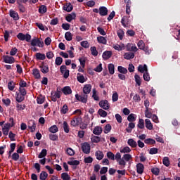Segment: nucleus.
Listing matches in <instances>:
<instances>
[{
	"instance_id": "obj_1",
	"label": "nucleus",
	"mask_w": 180,
	"mask_h": 180,
	"mask_svg": "<svg viewBox=\"0 0 180 180\" xmlns=\"http://www.w3.org/2000/svg\"><path fill=\"white\" fill-rule=\"evenodd\" d=\"M51 98L52 102H57V98L60 99L61 98V89L58 87L55 93L51 92Z\"/></svg>"
},
{
	"instance_id": "obj_2",
	"label": "nucleus",
	"mask_w": 180,
	"mask_h": 180,
	"mask_svg": "<svg viewBox=\"0 0 180 180\" xmlns=\"http://www.w3.org/2000/svg\"><path fill=\"white\" fill-rule=\"evenodd\" d=\"M17 38L18 39V40H20L21 41H25V40H26L29 43V41H30L32 39V36H30V34H25L22 32H20L17 35Z\"/></svg>"
},
{
	"instance_id": "obj_3",
	"label": "nucleus",
	"mask_w": 180,
	"mask_h": 180,
	"mask_svg": "<svg viewBox=\"0 0 180 180\" xmlns=\"http://www.w3.org/2000/svg\"><path fill=\"white\" fill-rule=\"evenodd\" d=\"M75 98L79 102H82V103H86L88 102V95L86 94H82L79 95L78 94H75Z\"/></svg>"
},
{
	"instance_id": "obj_4",
	"label": "nucleus",
	"mask_w": 180,
	"mask_h": 180,
	"mask_svg": "<svg viewBox=\"0 0 180 180\" xmlns=\"http://www.w3.org/2000/svg\"><path fill=\"white\" fill-rule=\"evenodd\" d=\"M100 108L104 109V110H109L110 108V104H109V101L108 100H102L98 103Z\"/></svg>"
},
{
	"instance_id": "obj_5",
	"label": "nucleus",
	"mask_w": 180,
	"mask_h": 180,
	"mask_svg": "<svg viewBox=\"0 0 180 180\" xmlns=\"http://www.w3.org/2000/svg\"><path fill=\"white\" fill-rule=\"evenodd\" d=\"M31 46H33V47H36V46L38 47H44V42L40 41L39 38H34L31 41Z\"/></svg>"
},
{
	"instance_id": "obj_6",
	"label": "nucleus",
	"mask_w": 180,
	"mask_h": 180,
	"mask_svg": "<svg viewBox=\"0 0 180 180\" xmlns=\"http://www.w3.org/2000/svg\"><path fill=\"white\" fill-rule=\"evenodd\" d=\"M82 150L84 154H89L91 153V145L88 142H84L81 144Z\"/></svg>"
},
{
	"instance_id": "obj_7",
	"label": "nucleus",
	"mask_w": 180,
	"mask_h": 180,
	"mask_svg": "<svg viewBox=\"0 0 180 180\" xmlns=\"http://www.w3.org/2000/svg\"><path fill=\"white\" fill-rule=\"evenodd\" d=\"M3 63H6V64H13V63H15V58L8 55L4 56Z\"/></svg>"
},
{
	"instance_id": "obj_8",
	"label": "nucleus",
	"mask_w": 180,
	"mask_h": 180,
	"mask_svg": "<svg viewBox=\"0 0 180 180\" xmlns=\"http://www.w3.org/2000/svg\"><path fill=\"white\" fill-rule=\"evenodd\" d=\"M115 159L117 162H119L120 165H123L124 167V165H126V162L124 161V160H123V158H122V155H120V153L117 152L116 153Z\"/></svg>"
},
{
	"instance_id": "obj_9",
	"label": "nucleus",
	"mask_w": 180,
	"mask_h": 180,
	"mask_svg": "<svg viewBox=\"0 0 180 180\" xmlns=\"http://www.w3.org/2000/svg\"><path fill=\"white\" fill-rule=\"evenodd\" d=\"M92 89V85L91 84H85L83 87V93L84 95H89L91 94V91Z\"/></svg>"
},
{
	"instance_id": "obj_10",
	"label": "nucleus",
	"mask_w": 180,
	"mask_h": 180,
	"mask_svg": "<svg viewBox=\"0 0 180 180\" xmlns=\"http://www.w3.org/2000/svg\"><path fill=\"white\" fill-rule=\"evenodd\" d=\"M15 100L18 103H20L25 101V95L21 94L20 93L16 92L15 93Z\"/></svg>"
},
{
	"instance_id": "obj_11",
	"label": "nucleus",
	"mask_w": 180,
	"mask_h": 180,
	"mask_svg": "<svg viewBox=\"0 0 180 180\" xmlns=\"http://www.w3.org/2000/svg\"><path fill=\"white\" fill-rule=\"evenodd\" d=\"M36 122L34 120H30L28 122V129L31 131V133H33L36 130Z\"/></svg>"
},
{
	"instance_id": "obj_12",
	"label": "nucleus",
	"mask_w": 180,
	"mask_h": 180,
	"mask_svg": "<svg viewBox=\"0 0 180 180\" xmlns=\"http://www.w3.org/2000/svg\"><path fill=\"white\" fill-rule=\"evenodd\" d=\"M79 120H81V118L79 117H75L70 122V126L72 127H77V126H79Z\"/></svg>"
},
{
	"instance_id": "obj_13",
	"label": "nucleus",
	"mask_w": 180,
	"mask_h": 180,
	"mask_svg": "<svg viewBox=\"0 0 180 180\" xmlns=\"http://www.w3.org/2000/svg\"><path fill=\"white\" fill-rule=\"evenodd\" d=\"M127 51H134L136 53L137 50V46H134L133 44H127L126 46Z\"/></svg>"
},
{
	"instance_id": "obj_14",
	"label": "nucleus",
	"mask_w": 180,
	"mask_h": 180,
	"mask_svg": "<svg viewBox=\"0 0 180 180\" xmlns=\"http://www.w3.org/2000/svg\"><path fill=\"white\" fill-rule=\"evenodd\" d=\"M9 15L11 18L13 19V20H19V14L18 13V12L11 9L9 11Z\"/></svg>"
},
{
	"instance_id": "obj_15",
	"label": "nucleus",
	"mask_w": 180,
	"mask_h": 180,
	"mask_svg": "<svg viewBox=\"0 0 180 180\" xmlns=\"http://www.w3.org/2000/svg\"><path fill=\"white\" fill-rule=\"evenodd\" d=\"M61 91L63 94H64V95H71L72 94V90L71 89V87H70V86H66L63 87Z\"/></svg>"
},
{
	"instance_id": "obj_16",
	"label": "nucleus",
	"mask_w": 180,
	"mask_h": 180,
	"mask_svg": "<svg viewBox=\"0 0 180 180\" xmlns=\"http://www.w3.org/2000/svg\"><path fill=\"white\" fill-rule=\"evenodd\" d=\"M72 9H74V6H72L71 3H66L63 6V11H65L66 12H71Z\"/></svg>"
},
{
	"instance_id": "obj_17",
	"label": "nucleus",
	"mask_w": 180,
	"mask_h": 180,
	"mask_svg": "<svg viewBox=\"0 0 180 180\" xmlns=\"http://www.w3.org/2000/svg\"><path fill=\"white\" fill-rule=\"evenodd\" d=\"M136 172L139 174H141L143 172H144V165H143V163H138L136 165Z\"/></svg>"
},
{
	"instance_id": "obj_18",
	"label": "nucleus",
	"mask_w": 180,
	"mask_h": 180,
	"mask_svg": "<svg viewBox=\"0 0 180 180\" xmlns=\"http://www.w3.org/2000/svg\"><path fill=\"white\" fill-rule=\"evenodd\" d=\"M138 71L141 72V74H144V72H148V69L147 68V65H139L138 67Z\"/></svg>"
},
{
	"instance_id": "obj_19",
	"label": "nucleus",
	"mask_w": 180,
	"mask_h": 180,
	"mask_svg": "<svg viewBox=\"0 0 180 180\" xmlns=\"http://www.w3.org/2000/svg\"><path fill=\"white\" fill-rule=\"evenodd\" d=\"M99 15L101 16H106V15H108V8L105 6H101L99 8Z\"/></svg>"
},
{
	"instance_id": "obj_20",
	"label": "nucleus",
	"mask_w": 180,
	"mask_h": 180,
	"mask_svg": "<svg viewBox=\"0 0 180 180\" xmlns=\"http://www.w3.org/2000/svg\"><path fill=\"white\" fill-rule=\"evenodd\" d=\"M102 131H103L102 127L97 126L94 128L93 133L96 136H101V134H102Z\"/></svg>"
},
{
	"instance_id": "obj_21",
	"label": "nucleus",
	"mask_w": 180,
	"mask_h": 180,
	"mask_svg": "<svg viewBox=\"0 0 180 180\" xmlns=\"http://www.w3.org/2000/svg\"><path fill=\"white\" fill-rule=\"evenodd\" d=\"M145 125L148 130H153V129H154L153 123H151V121L148 119L145 120Z\"/></svg>"
},
{
	"instance_id": "obj_22",
	"label": "nucleus",
	"mask_w": 180,
	"mask_h": 180,
	"mask_svg": "<svg viewBox=\"0 0 180 180\" xmlns=\"http://www.w3.org/2000/svg\"><path fill=\"white\" fill-rule=\"evenodd\" d=\"M124 58L125 60H133L134 58V53L133 52H127L124 54Z\"/></svg>"
},
{
	"instance_id": "obj_23",
	"label": "nucleus",
	"mask_w": 180,
	"mask_h": 180,
	"mask_svg": "<svg viewBox=\"0 0 180 180\" xmlns=\"http://www.w3.org/2000/svg\"><path fill=\"white\" fill-rule=\"evenodd\" d=\"M95 156L96 160H98V161H101V160L103 159V157H105V155H103V152L101 151V150H97L95 153Z\"/></svg>"
},
{
	"instance_id": "obj_24",
	"label": "nucleus",
	"mask_w": 180,
	"mask_h": 180,
	"mask_svg": "<svg viewBox=\"0 0 180 180\" xmlns=\"http://www.w3.org/2000/svg\"><path fill=\"white\" fill-rule=\"evenodd\" d=\"M102 57L103 60H109L112 57V51H106L103 52Z\"/></svg>"
},
{
	"instance_id": "obj_25",
	"label": "nucleus",
	"mask_w": 180,
	"mask_h": 180,
	"mask_svg": "<svg viewBox=\"0 0 180 180\" xmlns=\"http://www.w3.org/2000/svg\"><path fill=\"white\" fill-rule=\"evenodd\" d=\"M127 144L132 148H136V147H137V142H136L133 139H128Z\"/></svg>"
},
{
	"instance_id": "obj_26",
	"label": "nucleus",
	"mask_w": 180,
	"mask_h": 180,
	"mask_svg": "<svg viewBox=\"0 0 180 180\" xmlns=\"http://www.w3.org/2000/svg\"><path fill=\"white\" fill-rule=\"evenodd\" d=\"M32 75H34L36 79H40L41 77V76H40V70H39V69H34L32 70Z\"/></svg>"
},
{
	"instance_id": "obj_27",
	"label": "nucleus",
	"mask_w": 180,
	"mask_h": 180,
	"mask_svg": "<svg viewBox=\"0 0 180 180\" xmlns=\"http://www.w3.org/2000/svg\"><path fill=\"white\" fill-rule=\"evenodd\" d=\"M75 18H77V15L75 14V13H72L68 15V16H66L65 19H66L67 22H71L72 20H74V19H75Z\"/></svg>"
},
{
	"instance_id": "obj_28",
	"label": "nucleus",
	"mask_w": 180,
	"mask_h": 180,
	"mask_svg": "<svg viewBox=\"0 0 180 180\" xmlns=\"http://www.w3.org/2000/svg\"><path fill=\"white\" fill-rule=\"evenodd\" d=\"M130 8H131V1L128 0L127 1V4H126V13H127V15H130V12H131V11L130 10Z\"/></svg>"
},
{
	"instance_id": "obj_29",
	"label": "nucleus",
	"mask_w": 180,
	"mask_h": 180,
	"mask_svg": "<svg viewBox=\"0 0 180 180\" xmlns=\"http://www.w3.org/2000/svg\"><path fill=\"white\" fill-rule=\"evenodd\" d=\"M136 119H137V116L134 113L129 114L127 117L128 122H136Z\"/></svg>"
},
{
	"instance_id": "obj_30",
	"label": "nucleus",
	"mask_w": 180,
	"mask_h": 180,
	"mask_svg": "<svg viewBox=\"0 0 180 180\" xmlns=\"http://www.w3.org/2000/svg\"><path fill=\"white\" fill-rule=\"evenodd\" d=\"M77 79L78 82H79L80 84H84V82H85V81H86L85 79V77H84L82 75H81V73H77Z\"/></svg>"
},
{
	"instance_id": "obj_31",
	"label": "nucleus",
	"mask_w": 180,
	"mask_h": 180,
	"mask_svg": "<svg viewBox=\"0 0 180 180\" xmlns=\"http://www.w3.org/2000/svg\"><path fill=\"white\" fill-rule=\"evenodd\" d=\"M41 68V72L42 74H47V72H49V65H42L40 66Z\"/></svg>"
},
{
	"instance_id": "obj_32",
	"label": "nucleus",
	"mask_w": 180,
	"mask_h": 180,
	"mask_svg": "<svg viewBox=\"0 0 180 180\" xmlns=\"http://www.w3.org/2000/svg\"><path fill=\"white\" fill-rule=\"evenodd\" d=\"M108 71H109V74H110V75H113V74H115V65L112 63H110L108 64Z\"/></svg>"
},
{
	"instance_id": "obj_33",
	"label": "nucleus",
	"mask_w": 180,
	"mask_h": 180,
	"mask_svg": "<svg viewBox=\"0 0 180 180\" xmlns=\"http://www.w3.org/2000/svg\"><path fill=\"white\" fill-rule=\"evenodd\" d=\"M113 49L115 50H117V51H122V50H124V44L119 45L118 44H116L115 45H113Z\"/></svg>"
},
{
	"instance_id": "obj_34",
	"label": "nucleus",
	"mask_w": 180,
	"mask_h": 180,
	"mask_svg": "<svg viewBox=\"0 0 180 180\" xmlns=\"http://www.w3.org/2000/svg\"><path fill=\"white\" fill-rule=\"evenodd\" d=\"M37 60H46V55L41 53H37L35 55Z\"/></svg>"
},
{
	"instance_id": "obj_35",
	"label": "nucleus",
	"mask_w": 180,
	"mask_h": 180,
	"mask_svg": "<svg viewBox=\"0 0 180 180\" xmlns=\"http://www.w3.org/2000/svg\"><path fill=\"white\" fill-rule=\"evenodd\" d=\"M145 144H148L149 146H153V144H155V140L148 138L144 140Z\"/></svg>"
},
{
	"instance_id": "obj_36",
	"label": "nucleus",
	"mask_w": 180,
	"mask_h": 180,
	"mask_svg": "<svg viewBox=\"0 0 180 180\" xmlns=\"http://www.w3.org/2000/svg\"><path fill=\"white\" fill-rule=\"evenodd\" d=\"M48 176H49V174H47L44 171H42L39 175V179L40 180H46V179H47Z\"/></svg>"
},
{
	"instance_id": "obj_37",
	"label": "nucleus",
	"mask_w": 180,
	"mask_h": 180,
	"mask_svg": "<svg viewBox=\"0 0 180 180\" xmlns=\"http://www.w3.org/2000/svg\"><path fill=\"white\" fill-rule=\"evenodd\" d=\"M65 39L67 41H71V40H72V34H71L70 32H65Z\"/></svg>"
},
{
	"instance_id": "obj_38",
	"label": "nucleus",
	"mask_w": 180,
	"mask_h": 180,
	"mask_svg": "<svg viewBox=\"0 0 180 180\" xmlns=\"http://www.w3.org/2000/svg\"><path fill=\"white\" fill-rule=\"evenodd\" d=\"M63 124V128L65 133H70V126H68V123L67 122V121H64Z\"/></svg>"
},
{
	"instance_id": "obj_39",
	"label": "nucleus",
	"mask_w": 180,
	"mask_h": 180,
	"mask_svg": "<svg viewBox=\"0 0 180 180\" xmlns=\"http://www.w3.org/2000/svg\"><path fill=\"white\" fill-rule=\"evenodd\" d=\"M49 131L50 133H53V134H54L58 131V127H57V125H52L49 128Z\"/></svg>"
},
{
	"instance_id": "obj_40",
	"label": "nucleus",
	"mask_w": 180,
	"mask_h": 180,
	"mask_svg": "<svg viewBox=\"0 0 180 180\" xmlns=\"http://www.w3.org/2000/svg\"><path fill=\"white\" fill-rule=\"evenodd\" d=\"M117 70L120 74H127L128 72L127 69L123 66H118Z\"/></svg>"
},
{
	"instance_id": "obj_41",
	"label": "nucleus",
	"mask_w": 180,
	"mask_h": 180,
	"mask_svg": "<svg viewBox=\"0 0 180 180\" xmlns=\"http://www.w3.org/2000/svg\"><path fill=\"white\" fill-rule=\"evenodd\" d=\"M97 41L98 43H101V44H106L107 43L106 38H105V37L103 36L98 37Z\"/></svg>"
},
{
	"instance_id": "obj_42",
	"label": "nucleus",
	"mask_w": 180,
	"mask_h": 180,
	"mask_svg": "<svg viewBox=\"0 0 180 180\" xmlns=\"http://www.w3.org/2000/svg\"><path fill=\"white\" fill-rule=\"evenodd\" d=\"M98 115H99L101 117H106V116H108V112L103 109H99L98 110Z\"/></svg>"
},
{
	"instance_id": "obj_43",
	"label": "nucleus",
	"mask_w": 180,
	"mask_h": 180,
	"mask_svg": "<svg viewBox=\"0 0 180 180\" xmlns=\"http://www.w3.org/2000/svg\"><path fill=\"white\" fill-rule=\"evenodd\" d=\"M117 34L120 40H123V37H124V31H123V30H119L117 31Z\"/></svg>"
},
{
	"instance_id": "obj_44",
	"label": "nucleus",
	"mask_w": 180,
	"mask_h": 180,
	"mask_svg": "<svg viewBox=\"0 0 180 180\" xmlns=\"http://www.w3.org/2000/svg\"><path fill=\"white\" fill-rule=\"evenodd\" d=\"M112 130V126L110 124H107L104 127V133L105 134H108V133H110V131Z\"/></svg>"
},
{
	"instance_id": "obj_45",
	"label": "nucleus",
	"mask_w": 180,
	"mask_h": 180,
	"mask_svg": "<svg viewBox=\"0 0 180 180\" xmlns=\"http://www.w3.org/2000/svg\"><path fill=\"white\" fill-rule=\"evenodd\" d=\"M150 110H151V108L145 110V117L148 119H151V117H153V113H151Z\"/></svg>"
},
{
	"instance_id": "obj_46",
	"label": "nucleus",
	"mask_w": 180,
	"mask_h": 180,
	"mask_svg": "<svg viewBox=\"0 0 180 180\" xmlns=\"http://www.w3.org/2000/svg\"><path fill=\"white\" fill-rule=\"evenodd\" d=\"M38 11L39 13H46V12H47V6L41 5V6H39Z\"/></svg>"
},
{
	"instance_id": "obj_47",
	"label": "nucleus",
	"mask_w": 180,
	"mask_h": 180,
	"mask_svg": "<svg viewBox=\"0 0 180 180\" xmlns=\"http://www.w3.org/2000/svg\"><path fill=\"white\" fill-rule=\"evenodd\" d=\"M137 127L141 129H144V120L139 118Z\"/></svg>"
},
{
	"instance_id": "obj_48",
	"label": "nucleus",
	"mask_w": 180,
	"mask_h": 180,
	"mask_svg": "<svg viewBox=\"0 0 180 180\" xmlns=\"http://www.w3.org/2000/svg\"><path fill=\"white\" fill-rule=\"evenodd\" d=\"M46 155H47V150L42 149L38 155V158H44V157H46Z\"/></svg>"
},
{
	"instance_id": "obj_49",
	"label": "nucleus",
	"mask_w": 180,
	"mask_h": 180,
	"mask_svg": "<svg viewBox=\"0 0 180 180\" xmlns=\"http://www.w3.org/2000/svg\"><path fill=\"white\" fill-rule=\"evenodd\" d=\"M152 174H153V175H155L156 176L160 175V168L158 167H153L150 169Z\"/></svg>"
},
{
	"instance_id": "obj_50",
	"label": "nucleus",
	"mask_w": 180,
	"mask_h": 180,
	"mask_svg": "<svg viewBox=\"0 0 180 180\" xmlns=\"http://www.w3.org/2000/svg\"><path fill=\"white\" fill-rule=\"evenodd\" d=\"M134 78L136 84L138 85V86H140V85H141V78H140L139 75H135Z\"/></svg>"
},
{
	"instance_id": "obj_51",
	"label": "nucleus",
	"mask_w": 180,
	"mask_h": 180,
	"mask_svg": "<svg viewBox=\"0 0 180 180\" xmlns=\"http://www.w3.org/2000/svg\"><path fill=\"white\" fill-rule=\"evenodd\" d=\"M61 179L63 180H71V176L68 175V173L64 172L61 174Z\"/></svg>"
},
{
	"instance_id": "obj_52",
	"label": "nucleus",
	"mask_w": 180,
	"mask_h": 180,
	"mask_svg": "<svg viewBox=\"0 0 180 180\" xmlns=\"http://www.w3.org/2000/svg\"><path fill=\"white\" fill-rule=\"evenodd\" d=\"M68 112V105L67 104L63 105L62 109L60 110V113L62 115H65Z\"/></svg>"
},
{
	"instance_id": "obj_53",
	"label": "nucleus",
	"mask_w": 180,
	"mask_h": 180,
	"mask_svg": "<svg viewBox=\"0 0 180 180\" xmlns=\"http://www.w3.org/2000/svg\"><path fill=\"white\" fill-rule=\"evenodd\" d=\"M16 109H17L18 112H19L20 110H25V109H26V105H25V104L22 105V104L17 103Z\"/></svg>"
},
{
	"instance_id": "obj_54",
	"label": "nucleus",
	"mask_w": 180,
	"mask_h": 180,
	"mask_svg": "<svg viewBox=\"0 0 180 180\" xmlns=\"http://www.w3.org/2000/svg\"><path fill=\"white\" fill-rule=\"evenodd\" d=\"M90 51H91V54L94 57H96V56H98V50H96V46H91L90 48Z\"/></svg>"
},
{
	"instance_id": "obj_55",
	"label": "nucleus",
	"mask_w": 180,
	"mask_h": 180,
	"mask_svg": "<svg viewBox=\"0 0 180 180\" xmlns=\"http://www.w3.org/2000/svg\"><path fill=\"white\" fill-rule=\"evenodd\" d=\"M15 85L16 84H15V82H13V81H10L8 84V88L9 91H13V89H15Z\"/></svg>"
},
{
	"instance_id": "obj_56",
	"label": "nucleus",
	"mask_w": 180,
	"mask_h": 180,
	"mask_svg": "<svg viewBox=\"0 0 180 180\" xmlns=\"http://www.w3.org/2000/svg\"><path fill=\"white\" fill-rule=\"evenodd\" d=\"M89 123V121H84V122H82L80 124V129L82 130H85V129H86L88 127Z\"/></svg>"
},
{
	"instance_id": "obj_57",
	"label": "nucleus",
	"mask_w": 180,
	"mask_h": 180,
	"mask_svg": "<svg viewBox=\"0 0 180 180\" xmlns=\"http://www.w3.org/2000/svg\"><path fill=\"white\" fill-rule=\"evenodd\" d=\"M49 139L51 140V141H57L58 140V136L57 134H49Z\"/></svg>"
},
{
	"instance_id": "obj_58",
	"label": "nucleus",
	"mask_w": 180,
	"mask_h": 180,
	"mask_svg": "<svg viewBox=\"0 0 180 180\" xmlns=\"http://www.w3.org/2000/svg\"><path fill=\"white\" fill-rule=\"evenodd\" d=\"M107 158L111 161H115V154L111 151L107 153Z\"/></svg>"
},
{
	"instance_id": "obj_59",
	"label": "nucleus",
	"mask_w": 180,
	"mask_h": 180,
	"mask_svg": "<svg viewBox=\"0 0 180 180\" xmlns=\"http://www.w3.org/2000/svg\"><path fill=\"white\" fill-rule=\"evenodd\" d=\"M55 64L56 65H61V64H63V58L58 56L56 57V60H55Z\"/></svg>"
},
{
	"instance_id": "obj_60",
	"label": "nucleus",
	"mask_w": 180,
	"mask_h": 180,
	"mask_svg": "<svg viewBox=\"0 0 180 180\" xmlns=\"http://www.w3.org/2000/svg\"><path fill=\"white\" fill-rule=\"evenodd\" d=\"M162 163L165 167H169V158L165 157L162 160Z\"/></svg>"
},
{
	"instance_id": "obj_61",
	"label": "nucleus",
	"mask_w": 180,
	"mask_h": 180,
	"mask_svg": "<svg viewBox=\"0 0 180 180\" xmlns=\"http://www.w3.org/2000/svg\"><path fill=\"white\" fill-rule=\"evenodd\" d=\"M131 151V149H130L129 146H126L122 149H120V153H122L123 154H126V153H130Z\"/></svg>"
},
{
	"instance_id": "obj_62",
	"label": "nucleus",
	"mask_w": 180,
	"mask_h": 180,
	"mask_svg": "<svg viewBox=\"0 0 180 180\" xmlns=\"http://www.w3.org/2000/svg\"><path fill=\"white\" fill-rule=\"evenodd\" d=\"M144 81L148 82L150 81V73L148 72H144L143 75Z\"/></svg>"
},
{
	"instance_id": "obj_63",
	"label": "nucleus",
	"mask_w": 180,
	"mask_h": 180,
	"mask_svg": "<svg viewBox=\"0 0 180 180\" xmlns=\"http://www.w3.org/2000/svg\"><path fill=\"white\" fill-rule=\"evenodd\" d=\"M122 160H124V161H127V162L130 161V160H131V155L124 154L122 157Z\"/></svg>"
},
{
	"instance_id": "obj_64",
	"label": "nucleus",
	"mask_w": 180,
	"mask_h": 180,
	"mask_svg": "<svg viewBox=\"0 0 180 180\" xmlns=\"http://www.w3.org/2000/svg\"><path fill=\"white\" fill-rule=\"evenodd\" d=\"M91 141H92V143H99L101 141V137L96 136H94L91 138Z\"/></svg>"
}]
</instances>
